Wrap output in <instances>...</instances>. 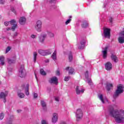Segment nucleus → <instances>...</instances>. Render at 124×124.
I'll return each instance as SVG.
<instances>
[{
	"mask_svg": "<svg viewBox=\"0 0 124 124\" xmlns=\"http://www.w3.org/2000/svg\"><path fill=\"white\" fill-rule=\"evenodd\" d=\"M11 30H12V28H6V31H11Z\"/></svg>",
	"mask_w": 124,
	"mask_h": 124,
	"instance_id": "nucleus-51",
	"label": "nucleus"
},
{
	"mask_svg": "<svg viewBox=\"0 0 124 124\" xmlns=\"http://www.w3.org/2000/svg\"><path fill=\"white\" fill-rule=\"evenodd\" d=\"M61 124H66V123L65 122H62Z\"/></svg>",
	"mask_w": 124,
	"mask_h": 124,
	"instance_id": "nucleus-56",
	"label": "nucleus"
},
{
	"mask_svg": "<svg viewBox=\"0 0 124 124\" xmlns=\"http://www.w3.org/2000/svg\"><path fill=\"white\" fill-rule=\"evenodd\" d=\"M111 31V29L109 28H104V35L105 37H108V38H110V32Z\"/></svg>",
	"mask_w": 124,
	"mask_h": 124,
	"instance_id": "nucleus-8",
	"label": "nucleus"
},
{
	"mask_svg": "<svg viewBox=\"0 0 124 124\" xmlns=\"http://www.w3.org/2000/svg\"><path fill=\"white\" fill-rule=\"evenodd\" d=\"M119 35L120 37L118 38L119 43L123 44L124 43V30L120 33Z\"/></svg>",
	"mask_w": 124,
	"mask_h": 124,
	"instance_id": "nucleus-7",
	"label": "nucleus"
},
{
	"mask_svg": "<svg viewBox=\"0 0 124 124\" xmlns=\"http://www.w3.org/2000/svg\"><path fill=\"white\" fill-rule=\"evenodd\" d=\"M51 58L52 59H53L54 61H56L57 60V51L56 50L54 51V53L52 54Z\"/></svg>",
	"mask_w": 124,
	"mask_h": 124,
	"instance_id": "nucleus-25",
	"label": "nucleus"
},
{
	"mask_svg": "<svg viewBox=\"0 0 124 124\" xmlns=\"http://www.w3.org/2000/svg\"><path fill=\"white\" fill-rule=\"evenodd\" d=\"M29 94H30L29 93H26V95H29Z\"/></svg>",
	"mask_w": 124,
	"mask_h": 124,
	"instance_id": "nucleus-59",
	"label": "nucleus"
},
{
	"mask_svg": "<svg viewBox=\"0 0 124 124\" xmlns=\"http://www.w3.org/2000/svg\"><path fill=\"white\" fill-rule=\"evenodd\" d=\"M109 115L114 118L117 124L124 123V111L119 112L118 109H115L114 107H110L108 109Z\"/></svg>",
	"mask_w": 124,
	"mask_h": 124,
	"instance_id": "nucleus-1",
	"label": "nucleus"
},
{
	"mask_svg": "<svg viewBox=\"0 0 124 124\" xmlns=\"http://www.w3.org/2000/svg\"><path fill=\"white\" fill-rule=\"evenodd\" d=\"M105 66L106 70H108V71L111 70L112 68H113L112 63L109 62L106 63Z\"/></svg>",
	"mask_w": 124,
	"mask_h": 124,
	"instance_id": "nucleus-11",
	"label": "nucleus"
},
{
	"mask_svg": "<svg viewBox=\"0 0 124 124\" xmlns=\"http://www.w3.org/2000/svg\"><path fill=\"white\" fill-rule=\"evenodd\" d=\"M66 70H69V67H67L66 68Z\"/></svg>",
	"mask_w": 124,
	"mask_h": 124,
	"instance_id": "nucleus-54",
	"label": "nucleus"
},
{
	"mask_svg": "<svg viewBox=\"0 0 124 124\" xmlns=\"http://www.w3.org/2000/svg\"><path fill=\"white\" fill-rule=\"evenodd\" d=\"M50 2H54V1H56V0H50Z\"/></svg>",
	"mask_w": 124,
	"mask_h": 124,
	"instance_id": "nucleus-53",
	"label": "nucleus"
},
{
	"mask_svg": "<svg viewBox=\"0 0 124 124\" xmlns=\"http://www.w3.org/2000/svg\"><path fill=\"white\" fill-rule=\"evenodd\" d=\"M0 93H8V92H7V91H5V92H4V91H1L0 92Z\"/></svg>",
	"mask_w": 124,
	"mask_h": 124,
	"instance_id": "nucleus-47",
	"label": "nucleus"
},
{
	"mask_svg": "<svg viewBox=\"0 0 124 124\" xmlns=\"http://www.w3.org/2000/svg\"><path fill=\"white\" fill-rule=\"evenodd\" d=\"M117 89L116 90L115 93H124V85L119 84L117 85Z\"/></svg>",
	"mask_w": 124,
	"mask_h": 124,
	"instance_id": "nucleus-6",
	"label": "nucleus"
},
{
	"mask_svg": "<svg viewBox=\"0 0 124 124\" xmlns=\"http://www.w3.org/2000/svg\"><path fill=\"white\" fill-rule=\"evenodd\" d=\"M10 50H11V47H10V46H8L6 49V52H5L6 54H7V53H8V52H9Z\"/></svg>",
	"mask_w": 124,
	"mask_h": 124,
	"instance_id": "nucleus-33",
	"label": "nucleus"
},
{
	"mask_svg": "<svg viewBox=\"0 0 124 124\" xmlns=\"http://www.w3.org/2000/svg\"><path fill=\"white\" fill-rule=\"evenodd\" d=\"M19 23L20 25H25L26 23V18H25V17H21L19 19Z\"/></svg>",
	"mask_w": 124,
	"mask_h": 124,
	"instance_id": "nucleus-21",
	"label": "nucleus"
},
{
	"mask_svg": "<svg viewBox=\"0 0 124 124\" xmlns=\"http://www.w3.org/2000/svg\"><path fill=\"white\" fill-rule=\"evenodd\" d=\"M70 78V77H65L64 81H69Z\"/></svg>",
	"mask_w": 124,
	"mask_h": 124,
	"instance_id": "nucleus-41",
	"label": "nucleus"
},
{
	"mask_svg": "<svg viewBox=\"0 0 124 124\" xmlns=\"http://www.w3.org/2000/svg\"><path fill=\"white\" fill-rule=\"evenodd\" d=\"M54 98H55V100H56V101L59 102L60 100V97H59V96H55L54 97Z\"/></svg>",
	"mask_w": 124,
	"mask_h": 124,
	"instance_id": "nucleus-39",
	"label": "nucleus"
},
{
	"mask_svg": "<svg viewBox=\"0 0 124 124\" xmlns=\"http://www.w3.org/2000/svg\"><path fill=\"white\" fill-rule=\"evenodd\" d=\"M41 28H42V22L41 21L38 20L35 25V29L37 31L40 32L41 31Z\"/></svg>",
	"mask_w": 124,
	"mask_h": 124,
	"instance_id": "nucleus-5",
	"label": "nucleus"
},
{
	"mask_svg": "<svg viewBox=\"0 0 124 124\" xmlns=\"http://www.w3.org/2000/svg\"><path fill=\"white\" fill-rule=\"evenodd\" d=\"M85 78L88 79L89 78V72L87 71L85 73Z\"/></svg>",
	"mask_w": 124,
	"mask_h": 124,
	"instance_id": "nucleus-35",
	"label": "nucleus"
},
{
	"mask_svg": "<svg viewBox=\"0 0 124 124\" xmlns=\"http://www.w3.org/2000/svg\"><path fill=\"white\" fill-rule=\"evenodd\" d=\"M50 84H55V85H58V78L57 77H53L49 80Z\"/></svg>",
	"mask_w": 124,
	"mask_h": 124,
	"instance_id": "nucleus-10",
	"label": "nucleus"
},
{
	"mask_svg": "<svg viewBox=\"0 0 124 124\" xmlns=\"http://www.w3.org/2000/svg\"><path fill=\"white\" fill-rule=\"evenodd\" d=\"M76 115L77 117V120L80 121V120L83 118V111H82L81 109H78L76 112Z\"/></svg>",
	"mask_w": 124,
	"mask_h": 124,
	"instance_id": "nucleus-4",
	"label": "nucleus"
},
{
	"mask_svg": "<svg viewBox=\"0 0 124 124\" xmlns=\"http://www.w3.org/2000/svg\"><path fill=\"white\" fill-rule=\"evenodd\" d=\"M17 35H18V33L15 32V36H17Z\"/></svg>",
	"mask_w": 124,
	"mask_h": 124,
	"instance_id": "nucleus-52",
	"label": "nucleus"
},
{
	"mask_svg": "<svg viewBox=\"0 0 124 124\" xmlns=\"http://www.w3.org/2000/svg\"><path fill=\"white\" fill-rule=\"evenodd\" d=\"M107 50H108V46H106L102 51L103 59L107 58Z\"/></svg>",
	"mask_w": 124,
	"mask_h": 124,
	"instance_id": "nucleus-15",
	"label": "nucleus"
},
{
	"mask_svg": "<svg viewBox=\"0 0 124 124\" xmlns=\"http://www.w3.org/2000/svg\"><path fill=\"white\" fill-rule=\"evenodd\" d=\"M11 11H12V12H14L15 13V14H16V10H15V9H14V8H12L11 9Z\"/></svg>",
	"mask_w": 124,
	"mask_h": 124,
	"instance_id": "nucleus-44",
	"label": "nucleus"
},
{
	"mask_svg": "<svg viewBox=\"0 0 124 124\" xmlns=\"http://www.w3.org/2000/svg\"><path fill=\"white\" fill-rule=\"evenodd\" d=\"M98 97L103 104L105 103V101L108 102V100L106 98L103 97V95H102V94H98Z\"/></svg>",
	"mask_w": 124,
	"mask_h": 124,
	"instance_id": "nucleus-12",
	"label": "nucleus"
},
{
	"mask_svg": "<svg viewBox=\"0 0 124 124\" xmlns=\"http://www.w3.org/2000/svg\"><path fill=\"white\" fill-rule=\"evenodd\" d=\"M29 84H27L26 85V89L25 91V93H29Z\"/></svg>",
	"mask_w": 124,
	"mask_h": 124,
	"instance_id": "nucleus-36",
	"label": "nucleus"
},
{
	"mask_svg": "<svg viewBox=\"0 0 124 124\" xmlns=\"http://www.w3.org/2000/svg\"><path fill=\"white\" fill-rule=\"evenodd\" d=\"M4 118V114L3 113H1L0 114V120H2Z\"/></svg>",
	"mask_w": 124,
	"mask_h": 124,
	"instance_id": "nucleus-37",
	"label": "nucleus"
},
{
	"mask_svg": "<svg viewBox=\"0 0 124 124\" xmlns=\"http://www.w3.org/2000/svg\"><path fill=\"white\" fill-rule=\"evenodd\" d=\"M57 122H58V114L54 113L52 119V122L53 124H55V123H57Z\"/></svg>",
	"mask_w": 124,
	"mask_h": 124,
	"instance_id": "nucleus-16",
	"label": "nucleus"
},
{
	"mask_svg": "<svg viewBox=\"0 0 124 124\" xmlns=\"http://www.w3.org/2000/svg\"><path fill=\"white\" fill-rule=\"evenodd\" d=\"M6 0H0V4H4V3L5 2Z\"/></svg>",
	"mask_w": 124,
	"mask_h": 124,
	"instance_id": "nucleus-40",
	"label": "nucleus"
},
{
	"mask_svg": "<svg viewBox=\"0 0 124 124\" xmlns=\"http://www.w3.org/2000/svg\"><path fill=\"white\" fill-rule=\"evenodd\" d=\"M86 82L89 85H90V86H92V85H93V81L91 78H86Z\"/></svg>",
	"mask_w": 124,
	"mask_h": 124,
	"instance_id": "nucleus-28",
	"label": "nucleus"
},
{
	"mask_svg": "<svg viewBox=\"0 0 124 124\" xmlns=\"http://www.w3.org/2000/svg\"><path fill=\"white\" fill-rule=\"evenodd\" d=\"M41 104L42 107L44 110H46L47 109V105L46 104V102L44 100L41 101Z\"/></svg>",
	"mask_w": 124,
	"mask_h": 124,
	"instance_id": "nucleus-18",
	"label": "nucleus"
},
{
	"mask_svg": "<svg viewBox=\"0 0 124 124\" xmlns=\"http://www.w3.org/2000/svg\"><path fill=\"white\" fill-rule=\"evenodd\" d=\"M69 19H68L66 22H65V25H68L70 22H71V18H72V16H69Z\"/></svg>",
	"mask_w": 124,
	"mask_h": 124,
	"instance_id": "nucleus-30",
	"label": "nucleus"
},
{
	"mask_svg": "<svg viewBox=\"0 0 124 124\" xmlns=\"http://www.w3.org/2000/svg\"><path fill=\"white\" fill-rule=\"evenodd\" d=\"M46 62H49V60H46Z\"/></svg>",
	"mask_w": 124,
	"mask_h": 124,
	"instance_id": "nucleus-57",
	"label": "nucleus"
},
{
	"mask_svg": "<svg viewBox=\"0 0 124 124\" xmlns=\"http://www.w3.org/2000/svg\"><path fill=\"white\" fill-rule=\"evenodd\" d=\"M46 36H47V34H43L41 35L39 37L40 42L43 43V42H44V40H45V38H46Z\"/></svg>",
	"mask_w": 124,
	"mask_h": 124,
	"instance_id": "nucleus-14",
	"label": "nucleus"
},
{
	"mask_svg": "<svg viewBox=\"0 0 124 124\" xmlns=\"http://www.w3.org/2000/svg\"><path fill=\"white\" fill-rule=\"evenodd\" d=\"M7 96V94L6 93H0V98H2L3 100V102H6V100L5 99V97Z\"/></svg>",
	"mask_w": 124,
	"mask_h": 124,
	"instance_id": "nucleus-22",
	"label": "nucleus"
},
{
	"mask_svg": "<svg viewBox=\"0 0 124 124\" xmlns=\"http://www.w3.org/2000/svg\"><path fill=\"white\" fill-rule=\"evenodd\" d=\"M35 76L36 79H37V77L36 76V74H35Z\"/></svg>",
	"mask_w": 124,
	"mask_h": 124,
	"instance_id": "nucleus-58",
	"label": "nucleus"
},
{
	"mask_svg": "<svg viewBox=\"0 0 124 124\" xmlns=\"http://www.w3.org/2000/svg\"><path fill=\"white\" fill-rule=\"evenodd\" d=\"M73 59L72 53L71 52H70V54L69 55V60L70 62H71Z\"/></svg>",
	"mask_w": 124,
	"mask_h": 124,
	"instance_id": "nucleus-31",
	"label": "nucleus"
},
{
	"mask_svg": "<svg viewBox=\"0 0 124 124\" xmlns=\"http://www.w3.org/2000/svg\"><path fill=\"white\" fill-rule=\"evenodd\" d=\"M49 91H51V88H49Z\"/></svg>",
	"mask_w": 124,
	"mask_h": 124,
	"instance_id": "nucleus-60",
	"label": "nucleus"
},
{
	"mask_svg": "<svg viewBox=\"0 0 124 124\" xmlns=\"http://www.w3.org/2000/svg\"><path fill=\"white\" fill-rule=\"evenodd\" d=\"M56 75H57V76H60V71H57Z\"/></svg>",
	"mask_w": 124,
	"mask_h": 124,
	"instance_id": "nucleus-50",
	"label": "nucleus"
},
{
	"mask_svg": "<svg viewBox=\"0 0 124 124\" xmlns=\"http://www.w3.org/2000/svg\"><path fill=\"white\" fill-rule=\"evenodd\" d=\"M4 24L5 25V26H6V27H7V26H8L9 25H10V23H9V22H5L4 23Z\"/></svg>",
	"mask_w": 124,
	"mask_h": 124,
	"instance_id": "nucleus-45",
	"label": "nucleus"
},
{
	"mask_svg": "<svg viewBox=\"0 0 124 124\" xmlns=\"http://www.w3.org/2000/svg\"><path fill=\"white\" fill-rule=\"evenodd\" d=\"M106 88L107 90L109 92V91H110L111 89H113V83L107 82Z\"/></svg>",
	"mask_w": 124,
	"mask_h": 124,
	"instance_id": "nucleus-13",
	"label": "nucleus"
},
{
	"mask_svg": "<svg viewBox=\"0 0 124 124\" xmlns=\"http://www.w3.org/2000/svg\"><path fill=\"white\" fill-rule=\"evenodd\" d=\"M0 62H1L0 63L1 65H4V56H1L0 57Z\"/></svg>",
	"mask_w": 124,
	"mask_h": 124,
	"instance_id": "nucleus-26",
	"label": "nucleus"
},
{
	"mask_svg": "<svg viewBox=\"0 0 124 124\" xmlns=\"http://www.w3.org/2000/svg\"><path fill=\"white\" fill-rule=\"evenodd\" d=\"M119 93H115L113 95V98H116V97H118V96L119 95Z\"/></svg>",
	"mask_w": 124,
	"mask_h": 124,
	"instance_id": "nucleus-46",
	"label": "nucleus"
},
{
	"mask_svg": "<svg viewBox=\"0 0 124 124\" xmlns=\"http://www.w3.org/2000/svg\"><path fill=\"white\" fill-rule=\"evenodd\" d=\"M74 72V69L71 68L69 71V74H73Z\"/></svg>",
	"mask_w": 124,
	"mask_h": 124,
	"instance_id": "nucleus-34",
	"label": "nucleus"
},
{
	"mask_svg": "<svg viewBox=\"0 0 124 124\" xmlns=\"http://www.w3.org/2000/svg\"><path fill=\"white\" fill-rule=\"evenodd\" d=\"M36 37V35H35L32 34L31 35V38H35Z\"/></svg>",
	"mask_w": 124,
	"mask_h": 124,
	"instance_id": "nucleus-49",
	"label": "nucleus"
},
{
	"mask_svg": "<svg viewBox=\"0 0 124 124\" xmlns=\"http://www.w3.org/2000/svg\"><path fill=\"white\" fill-rule=\"evenodd\" d=\"M76 92H77V93H83L84 92H85V89H81V90H79V86H77Z\"/></svg>",
	"mask_w": 124,
	"mask_h": 124,
	"instance_id": "nucleus-24",
	"label": "nucleus"
},
{
	"mask_svg": "<svg viewBox=\"0 0 124 124\" xmlns=\"http://www.w3.org/2000/svg\"><path fill=\"white\" fill-rule=\"evenodd\" d=\"M18 96L20 98H23V97H25V94L24 93H18Z\"/></svg>",
	"mask_w": 124,
	"mask_h": 124,
	"instance_id": "nucleus-32",
	"label": "nucleus"
},
{
	"mask_svg": "<svg viewBox=\"0 0 124 124\" xmlns=\"http://www.w3.org/2000/svg\"><path fill=\"white\" fill-rule=\"evenodd\" d=\"M33 98H37V97L38 96V94L37 93H34L33 95Z\"/></svg>",
	"mask_w": 124,
	"mask_h": 124,
	"instance_id": "nucleus-43",
	"label": "nucleus"
},
{
	"mask_svg": "<svg viewBox=\"0 0 124 124\" xmlns=\"http://www.w3.org/2000/svg\"><path fill=\"white\" fill-rule=\"evenodd\" d=\"M41 124H48V123H47V121L45 120H43L41 121Z\"/></svg>",
	"mask_w": 124,
	"mask_h": 124,
	"instance_id": "nucleus-38",
	"label": "nucleus"
},
{
	"mask_svg": "<svg viewBox=\"0 0 124 124\" xmlns=\"http://www.w3.org/2000/svg\"><path fill=\"white\" fill-rule=\"evenodd\" d=\"M109 21L110 24H113V18L110 17L109 18Z\"/></svg>",
	"mask_w": 124,
	"mask_h": 124,
	"instance_id": "nucleus-42",
	"label": "nucleus"
},
{
	"mask_svg": "<svg viewBox=\"0 0 124 124\" xmlns=\"http://www.w3.org/2000/svg\"><path fill=\"white\" fill-rule=\"evenodd\" d=\"M40 73L41 75H43L45 76L46 75V72H45V71L43 69H41L40 71Z\"/></svg>",
	"mask_w": 124,
	"mask_h": 124,
	"instance_id": "nucleus-29",
	"label": "nucleus"
},
{
	"mask_svg": "<svg viewBox=\"0 0 124 124\" xmlns=\"http://www.w3.org/2000/svg\"><path fill=\"white\" fill-rule=\"evenodd\" d=\"M38 53L41 56H47L48 55H51V54H52V51H51V50H43L39 49L38 50Z\"/></svg>",
	"mask_w": 124,
	"mask_h": 124,
	"instance_id": "nucleus-3",
	"label": "nucleus"
},
{
	"mask_svg": "<svg viewBox=\"0 0 124 124\" xmlns=\"http://www.w3.org/2000/svg\"><path fill=\"white\" fill-rule=\"evenodd\" d=\"M9 23L10 25H12V26H13L12 27V31H15V29L16 28H17V22H16V21L14 19H13L11 20L10 21H9Z\"/></svg>",
	"mask_w": 124,
	"mask_h": 124,
	"instance_id": "nucleus-9",
	"label": "nucleus"
},
{
	"mask_svg": "<svg viewBox=\"0 0 124 124\" xmlns=\"http://www.w3.org/2000/svg\"><path fill=\"white\" fill-rule=\"evenodd\" d=\"M17 113H20V112H21V110L18 109V110H17Z\"/></svg>",
	"mask_w": 124,
	"mask_h": 124,
	"instance_id": "nucleus-55",
	"label": "nucleus"
},
{
	"mask_svg": "<svg viewBox=\"0 0 124 124\" xmlns=\"http://www.w3.org/2000/svg\"><path fill=\"white\" fill-rule=\"evenodd\" d=\"M27 75V72L26 70H25V66L24 65H22L20 66L19 70V76L21 78H23L25 77Z\"/></svg>",
	"mask_w": 124,
	"mask_h": 124,
	"instance_id": "nucleus-2",
	"label": "nucleus"
},
{
	"mask_svg": "<svg viewBox=\"0 0 124 124\" xmlns=\"http://www.w3.org/2000/svg\"><path fill=\"white\" fill-rule=\"evenodd\" d=\"M49 35L50 37H53V36H54V34L53 33H49Z\"/></svg>",
	"mask_w": 124,
	"mask_h": 124,
	"instance_id": "nucleus-48",
	"label": "nucleus"
},
{
	"mask_svg": "<svg viewBox=\"0 0 124 124\" xmlns=\"http://www.w3.org/2000/svg\"><path fill=\"white\" fill-rule=\"evenodd\" d=\"M89 26V24L87 21H83L81 24V27L83 29H86Z\"/></svg>",
	"mask_w": 124,
	"mask_h": 124,
	"instance_id": "nucleus-23",
	"label": "nucleus"
},
{
	"mask_svg": "<svg viewBox=\"0 0 124 124\" xmlns=\"http://www.w3.org/2000/svg\"><path fill=\"white\" fill-rule=\"evenodd\" d=\"M110 58L112 60V61H113L114 62H118V57L116 55H114V54L111 53V55L110 56Z\"/></svg>",
	"mask_w": 124,
	"mask_h": 124,
	"instance_id": "nucleus-17",
	"label": "nucleus"
},
{
	"mask_svg": "<svg viewBox=\"0 0 124 124\" xmlns=\"http://www.w3.org/2000/svg\"><path fill=\"white\" fill-rule=\"evenodd\" d=\"M85 43H86V41H85V40H83L82 41H81L80 42L81 46H79L78 47V49H79L80 50H82V49H84V48L85 47Z\"/></svg>",
	"mask_w": 124,
	"mask_h": 124,
	"instance_id": "nucleus-20",
	"label": "nucleus"
},
{
	"mask_svg": "<svg viewBox=\"0 0 124 124\" xmlns=\"http://www.w3.org/2000/svg\"><path fill=\"white\" fill-rule=\"evenodd\" d=\"M37 57V52H34L33 53V61L34 62H36V58Z\"/></svg>",
	"mask_w": 124,
	"mask_h": 124,
	"instance_id": "nucleus-27",
	"label": "nucleus"
},
{
	"mask_svg": "<svg viewBox=\"0 0 124 124\" xmlns=\"http://www.w3.org/2000/svg\"><path fill=\"white\" fill-rule=\"evenodd\" d=\"M7 61L8 63L10 64H11V63H15V62H16V56H14L13 59L8 58Z\"/></svg>",
	"mask_w": 124,
	"mask_h": 124,
	"instance_id": "nucleus-19",
	"label": "nucleus"
}]
</instances>
